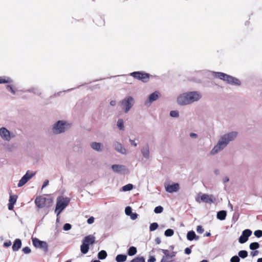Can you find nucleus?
<instances>
[{
    "label": "nucleus",
    "mask_w": 262,
    "mask_h": 262,
    "mask_svg": "<svg viewBox=\"0 0 262 262\" xmlns=\"http://www.w3.org/2000/svg\"><path fill=\"white\" fill-rule=\"evenodd\" d=\"M237 135V132L232 131L221 136L217 144L211 150L210 155H215L224 149L230 142L234 141L236 138Z\"/></svg>",
    "instance_id": "obj_1"
},
{
    "label": "nucleus",
    "mask_w": 262,
    "mask_h": 262,
    "mask_svg": "<svg viewBox=\"0 0 262 262\" xmlns=\"http://www.w3.org/2000/svg\"><path fill=\"white\" fill-rule=\"evenodd\" d=\"M201 98V94L198 91L185 92L178 96L177 102L179 105L185 106L198 101Z\"/></svg>",
    "instance_id": "obj_2"
},
{
    "label": "nucleus",
    "mask_w": 262,
    "mask_h": 262,
    "mask_svg": "<svg viewBox=\"0 0 262 262\" xmlns=\"http://www.w3.org/2000/svg\"><path fill=\"white\" fill-rule=\"evenodd\" d=\"M211 74L214 77L223 80L231 85L239 86L241 84L238 79L225 73L220 72H211Z\"/></svg>",
    "instance_id": "obj_3"
},
{
    "label": "nucleus",
    "mask_w": 262,
    "mask_h": 262,
    "mask_svg": "<svg viewBox=\"0 0 262 262\" xmlns=\"http://www.w3.org/2000/svg\"><path fill=\"white\" fill-rule=\"evenodd\" d=\"M211 74L214 77L223 80L231 85L239 86L241 84L238 79L225 73L220 72H211Z\"/></svg>",
    "instance_id": "obj_4"
},
{
    "label": "nucleus",
    "mask_w": 262,
    "mask_h": 262,
    "mask_svg": "<svg viewBox=\"0 0 262 262\" xmlns=\"http://www.w3.org/2000/svg\"><path fill=\"white\" fill-rule=\"evenodd\" d=\"M135 103V99L131 96H128L119 101V105L124 113H127Z\"/></svg>",
    "instance_id": "obj_5"
},
{
    "label": "nucleus",
    "mask_w": 262,
    "mask_h": 262,
    "mask_svg": "<svg viewBox=\"0 0 262 262\" xmlns=\"http://www.w3.org/2000/svg\"><path fill=\"white\" fill-rule=\"evenodd\" d=\"M69 126L66 121L59 120L53 125L52 129L55 135H58L64 133Z\"/></svg>",
    "instance_id": "obj_6"
},
{
    "label": "nucleus",
    "mask_w": 262,
    "mask_h": 262,
    "mask_svg": "<svg viewBox=\"0 0 262 262\" xmlns=\"http://www.w3.org/2000/svg\"><path fill=\"white\" fill-rule=\"evenodd\" d=\"M70 199L68 197L59 196L57 199L55 212L58 216L62 211L68 205Z\"/></svg>",
    "instance_id": "obj_7"
},
{
    "label": "nucleus",
    "mask_w": 262,
    "mask_h": 262,
    "mask_svg": "<svg viewBox=\"0 0 262 262\" xmlns=\"http://www.w3.org/2000/svg\"><path fill=\"white\" fill-rule=\"evenodd\" d=\"M134 78L146 83L148 81L150 75L143 71L133 72L129 74Z\"/></svg>",
    "instance_id": "obj_8"
},
{
    "label": "nucleus",
    "mask_w": 262,
    "mask_h": 262,
    "mask_svg": "<svg viewBox=\"0 0 262 262\" xmlns=\"http://www.w3.org/2000/svg\"><path fill=\"white\" fill-rule=\"evenodd\" d=\"M35 174V172L28 170L25 174L19 181L17 187H21L24 186L27 182L31 179Z\"/></svg>",
    "instance_id": "obj_9"
},
{
    "label": "nucleus",
    "mask_w": 262,
    "mask_h": 262,
    "mask_svg": "<svg viewBox=\"0 0 262 262\" xmlns=\"http://www.w3.org/2000/svg\"><path fill=\"white\" fill-rule=\"evenodd\" d=\"M34 246L37 248L42 249L45 252L48 251V245L46 242L41 241L37 238H32Z\"/></svg>",
    "instance_id": "obj_10"
},
{
    "label": "nucleus",
    "mask_w": 262,
    "mask_h": 262,
    "mask_svg": "<svg viewBox=\"0 0 262 262\" xmlns=\"http://www.w3.org/2000/svg\"><path fill=\"white\" fill-rule=\"evenodd\" d=\"M0 137L3 140L9 142L13 136L5 127H2L0 128Z\"/></svg>",
    "instance_id": "obj_11"
},
{
    "label": "nucleus",
    "mask_w": 262,
    "mask_h": 262,
    "mask_svg": "<svg viewBox=\"0 0 262 262\" xmlns=\"http://www.w3.org/2000/svg\"><path fill=\"white\" fill-rule=\"evenodd\" d=\"M161 94L159 91H155L151 93L148 99L145 101V105L149 106L153 102L157 100L160 96Z\"/></svg>",
    "instance_id": "obj_12"
},
{
    "label": "nucleus",
    "mask_w": 262,
    "mask_h": 262,
    "mask_svg": "<svg viewBox=\"0 0 262 262\" xmlns=\"http://www.w3.org/2000/svg\"><path fill=\"white\" fill-rule=\"evenodd\" d=\"M252 233V231L250 229L244 230L238 238L239 243L241 244L245 243L248 241V237L251 235Z\"/></svg>",
    "instance_id": "obj_13"
},
{
    "label": "nucleus",
    "mask_w": 262,
    "mask_h": 262,
    "mask_svg": "<svg viewBox=\"0 0 262 262\" xmlns=\"http://www.w3.org/2000/svg\"><path fill=\"white\" fill-rule=\"evenodd\" d=\"M112 169L114 172L120 174H124L128 171L125 166L119 164H114L112 165Z\"/></svg>",
    "instance_id": "obj_14"
},
{
    "label": "nucleus",
    "mask_w": 262,
    "mask_h": 262,
    "mask_svg": "<svg viewBox=\"0 0 262 262\" xmlns=\"http://www.w3.org/2000/svg\"><path fill=\"white\" fill-rule=\"evenodd\" d=\"M201 200L205 203L211 204L216 201V198L212 194H203L200 198Z\"/></svg>",
    "instance_id": "obj_15"
},
{
    "label": "nucleus",
    "mask_w": 262,
    "mask_h": 262,
    "mask_svg": "<svg viewBox=\"0 0 262 262\" xmlns=\"http://www.w3.org/2000/svg\"><path fill=\"white\" fill-rule=\"evenodd\" d=\"M165 187L166 191L170 193L176 192L180 189V185L178 183L167 185Z\"/></svg>",
    "instance_id": "obj_16"
},
{
    "label": "nucleus",
    "mask_w": 262,
    "mask_h": 262,
    "mask_svg": "<svg viewBox=\"0 0 262 262\" xmlns=\"http://www.w3.org/2000/svg\"><path fill=\"white\" fill-rule=\"evenodd\" d=\"M115 149L118 152L126 155L127 154L126 149L123 146L122 144L119 142L116 141L114 143Z\"/></svg>",
    "instance_id": "obj_17"
},
{
    "label": "nucleus",
    "mask_w": 262,
    "mask_h": 262,
    "mask_svg": "<svg viewBox=\"0 0 262 262\" xmlns=\"http://www.w3.org/2000/svg\"><path fill=\"white\" fill-rule=\"evenodd\" d=\"M47 199L42 196H37L35 200V203L39 208H42L45 207Z\"/></svg>",
    "instance_id": "obj_18"
},
{
    "label": "nucleus",
    "mask_w": 262,
    "mask_h": 262,
    "mask_svg": "<svg viewBox=\"0 0 262 262\" xmlns=\"http://www.w3.org/2000/svg\"><path fill=\"white\" fill-rule=\"evenodd\" d=\"M88 246L93 245L95 243V237L93 235H89L84 237L82 241Z\"/></svg>",
    "instance_id": "obj_19"
},
{
    "label": "nucleus",
    "mask_w": 262,
    "mask_h": 262,
    "mask_svg": "<svg viewBox=\"0 0 262 262\" xmlns=\"http://www.w3.org/2000/svg\"><path fill=\"white\" fill-rule=\"evenodd\" d=\"M17 196L16 195H11L9 200V203L8 205V209L12 210L13 209L14 205L16 203Z\"/></svg>",
    "instance_id": "obj_20"
},
{
    "label": "nucleus",
    "mask_w": 262,
    "mask_h": 262,
    "mask_svg": "<svg viewBox=\"0 0 262 262\" xmlns=\"http://www.w3.org/2000/svg\"><path fill=\"white\" fill-rule=\"evenodd\" d=\"M141 152L144 158L148 159L150 157L149 148L148 145L147 144L143 146L141 149Z\"/></svg>",
    "instance_id": "obj_21"
},
{
    "label": "nucleus",
    "mask_w": 262,
    "mask_h": 262,
    "mask_svg": "<svg viewBox=\"0 0 262 262\" xmlns=\"http://www.w3.org/2000/svg\"><path fill=\"white\" fill-rule=\"evenodd\" d=\"M91 147L94 150L100 152L102 151V144L101 143L93 142L90 144Z\"/></svg>",
    "instance_id": "obj_22"
},
{
    "label": "nucleus",
    "mask_w": 262,
    "mask_h": 262,
    "mask_svg": "<svg viewBox=\"0 0 262 262\" xmlns=\"http://www.w3.org/2000/svg\"><path fill=\"white\" fill-rule=\"evenodd\" d=\"M21 247V241L20 239H16L13 244L12 249L14 251H17Z\"/></svg>",
    "instance_id": "obj_23"
},
{
    "label": "nucleus",
    "mask_w": 262,
    "mask_h": 262,
    "mask_svg": "<svg viewBox=\"0 0 262 262\" xmlns=\"http://www.w3.org/2000/svg\"><path fill=\"white\" fill-rule=\"evenodd\" d=\"M227 216V212L225 210H221L217 212L216 217L218 220L223 221Z\"/></svg>",
    "instance_id": "obj_24"
},
{
    "label": "nucleus",
    "mask_w": 262,
    "mask_h": 262,
    "mask_svg": "<svg viewBox=\"0 0 262 262\" xmlns=\"http://www.w3.org/2000/svg\"><path fill=\"white\" fill-rule=\"evenodd\" d=\"M26 92H29V93H33L35 95H37L38 96H39L41 95V92L40 91V89L38 87H32L31 88L27 90H26Z\"/></svg>",
    "instance_id": "obj_25"
},
{
    "label": "nucleus",
    "mask_w": 262,
    "mask_h": 262,
    "mask_svg": "<svg viewBox=\"0 0 262 262\" xmlns=\"http://www.w3.org/2000/svg\"><path fill=\"white\" fill-rule=\"evenodd\" d=\"M89 249V246L82 242V244L80 246V251L81 253L84 254H86L88 252Z\"/></svg>",
    "instance_id": "obj_26"
},
{
    "label": "nucleus",
    "mask_w": 262,
    "mask_h": 262,
    "mask_svg": "<svg viewBox=\"0 0 262 262\" xmlns=\"http://www.w3.org/2000/svg\"><path fill=\"white\" fill-rule=\"evenodd\" d=\"M13 80L9 77H0V83H12Z\"/></svg>",
    "instance_id": "obj_27"
},
{
    "label": "nucleus",
    "mask_w": 262,
    "mask_h": 262,
    "mask_svg": "<svg viewBox=\"0 0 262 262\" xmlns=\"http://www.w3.org/2000/svg\"><path fill=\"white\" fill-rule=\"evenodd\" d=\"M127 258V256L125 254H118L116 257L117 262H124Z\"/></svg>",
    "instance_id": "obj_28"
},
{
    "label": "nucleus",
    "mask_w": 262,
    "mask_h": 262,
    "mask_svg": "<svg viewBox=\"0 0 262 262\" xmlns=\"http://www.w3.org/2000/svg\"><path fill=\"white\" fill-rule=\"evenodd\" d=\"M117 126L120 130H124V121L122 119L119 118L117 122Z\"/></svg>",
    "instance_id": "obj_29"
},
{
    "label": "nucleus",
    "mask_w": 262,
    "mask_h": 262,
    "mask_svg": "<svg viewBox=\"0 0 262 262\" xmlns=\"http://www.w3.org/2000/svg\"><path fill=\"white\" fill-rule=\"evenodd\" d=\"M195 233L193 230L188 231L187 233V239L189 241H192L194 240L195 237Z\"/></svg>",
    "instance_id": "obj_30"
},
{
    "label": "nucleus",
    "mask_w": 262,
    "mask_h": 262,
    "mask_svg": "<svg viewBox=\"0 0 262 262\" xmlns=\"http://www.w3.org/2000/svg\"><path fill=\"white\" fill-rule=\"evenodd\" d=\"M107 253L105 250H101L98 253V258L99 259H104L107 257Z\"/></svg>",
    "instance_id": "obj_31"
},
{
    "label": "nucleus",
    "mask_w": 262,
    "mask_h": 262,
    "mask_svg": "<svg viewBox=\"0 0 262 262\" xmlns=\"http://www.w3.org/2000/svg\"><path fill=\"white\" fill-rule=\"evenodd\" d=\"M137 253V249L135 247L132 246L127 250V254L129 256H133Z\"/></svg>",
    "instance_id": "obj_32"
},
{
    "label": "nucleus",
    "mask_w": 262,
    "mask_h": 262,
    "mask_svg": "<svg viewBox=\"0 0 262 262\" xmlns=\"http://www.w3.org/2000/svg\"><path fill=\"white\" fill-rule=\"evenodd\" d=\"M238 257L242 258H245L248 256V252L246 250H241L238 253Z\"/></svg>",
    "instance_id": "obj_33"
},
{
    "label": "nucleus",
    "mask_w": 262,
    "mask_h": 262,
    "mask_svg": "<svg viewBox=\"0 0 262 262\" xmlns=\"http://www.w3.org/2000/svg\"><path fill=\"white\" fill-rule=\"evenodd\" d=\"M259 247V244L257 242H253L250 244L249 248L252 250H255Z\"/></svg>",
    "instance_id": "obj_34"
},
{
    "label": "nucleus",
    "mask_w": 262,
    "mask_h": 262,
    "mask_svg": "<svg viewBox=\"0 0 262 262\" xmlns=\"http://www.w3.org/2000/svg\"><path fill=\"white\" fill-rule=\"evenodd\" d=\"M133 188V185L132 184H128L123 186L122 187V190L123 191H127L131 190Z\"/></svg>",
    "instance_id": "obj_35"
},
{
    "label": "nucleus",
    "mask_w": 262,
    "mask_h": 262,
    "mask_svg": "<svg viewBox=\"0 0 262 262\" xmlns=\"http://www.w3.org/2000/svg\"><path fill=\"white\" fill-rule=\"evenodd\" d=\"M174 231L172 229H168L165 231L164 235L166 236H171L173 235Z\"/></svg>",
    "instance_id": "obj_36"
},
{
    "label": "nucleus",
    "mask_w": 262,
    "mask_h": 262,
    "mask_svg": "<svg viewBox=\"0 0 262 262\" xmlns=\"http://www.w3.org/2000/svg\"><path fill=\"white\" fill-rule=\"evenodd\" d=\"M171 117L178 118L179 117V112L178 111H171L169 113Z\"/></svg>",
    "instance_id": "obj_37"
},
{
    "label": "nucleus",
    "mask_w": 262,
    "mask_h": 262,
    "mask_svg": "<svg viewBox=\"0 0 262 262\" xmlns=\"http://www.w3.org/2000/svg\"><path fill=\"white\" fill-rule=\"evenodd\" d=\"M130 262H145V258L141 257H137L130 261Z\"/></svg>",
    "instance_id": "obj_38"
},
{
    "label": "nucleus",
    "mask_w": 262,
    "mask_h": 262,
    "mask_svg": "<svg viewBox=\"0 0 262 262\" xmlns=\"http://www.w3.org/2000/svg\"><path fill=\"white\" fill-rule=\"evenodd\" d=\"M158 227V224L157 223H152L150 225L149 230L150 231H154L156 230Z\"/></svg>",
    "instance_id": "obj_39"
},
{
    "label": "nucleus",
    "mask_w": 262,
    "mask_h": 262,
    "mask_svg": "<svg viewBox=\"0 0 262 262\" xmlns=\"http://www.w3.org/2000/svg\"><path fill=\"white\" fill-rule=\"evenodd\" d=\"M163 210V208L161 206H157L154 209V212L156 213H161Z\"/></svg>",
    "instance_id": "obj_40"
},
{
    "label": "nucleus",
    "mask_w": 262,
    "mask_h": 262,
    "mask_svg": "<svg viewBox=\"0 0 262 262\" xmlns=\"http://www.w3.org/2000/svg\"><path fill=\"white\" fill-rule=\"evenodd\" d=\"M125 213L126 215L129 216L132 213V209L130 206H127L125 209Z\"/></svg>",
    "instance_id": "obj_41"
},
{
    "label": "nucleus",
    "mask_w": 262,
    "mask_h": 262,
    "mask_svg": "<svg viewBox=\"0 0 262 262\" xmlns=\"http://www.w3.org/2000/svg\"><path fill=\"white\" fill-rule=\"evenodd\" d=\"M254 234L257 237H260L262 236V230H257L254 231Z\"/></svg>",
    "instance_id": "obj_42"
},
{
    "label": "nucleus",
    "mask_w": 262,
    "mask_h": 262,
    "mask_svg": "<svg viewBox=\"0 0 262 262\" xmlns=\"http://www.w3.org/2000/svg\"><path fill=\"white\" fill-rule=\"evenodd\" d=\"M239 261H240V258L237 255L232 256L230 259L231 262H239Z\"/></svg>",
    "instance_id": "obj_43"
},
{
    "label": "nucleus",
    "mask_w": 262,
    "mask_h": 262,
    "mask_svg": "<svg viewBox=\"0 0 262 262\" xmlns=\"http://www.w3.org/2000/svg\"><path fill=\"white\" fill-rule=\"evenodd\" d=\"M72 228V226L70 224L66 223L63 225V229L64 231H68L70 230Z\"/></svg>",
    "instance_id": "obj_44"
},
{
    "label": "nucleus",
    "mask_w": 262,
    "mask_h": 262,
    "mask_svg": "<svg viewBox=\"0 0 262 262\" xmlns=\"http://www.w3.org/2000/svg\"><path fill=\"white\" fill-rule=\"evenodd\" d=\"M22 251L25 254H29L31 251V249L28 247H24Z\"/></svg>",
    "instance_id": "obj_45"
},
{
    "label": "nucleus",
    "mask_w": 262,
    "mask_h": 262,
    "mask_svg": "<svg viewBox=\"0 0 262 262\" xmlns=\"http://www.w3.org/2000/svg\"><path fill=\"white\" fill-rule=\"evenodd\" d=\"M6 89L10 91L13 94H15V91L14 90V89L12 88V86L10 85H6Z\"/></svg>",
    "instance_id": "obj_46"
},
{
    "label": "nucleus",
    "mask_w": 262,
    "mask_h": 262,
    "mask_svg": "<svg viewBox=\"0 0 262 262\" xmlns=\"http://www.w3.org/2000/svg\"><path fill=\"white\" fill-rule=\"evenodd\" d=\"M204 230L202 226H198L196 227V231L199 233H202L204 232Z\"/></svg>",
    "instance_id": "obj_47"
},
{
    "label": "nucleus",
    "mask_w": 262,
    "mask_h": 262,
    "mask_svg": "<svg viewBox=\"0 0 262 262\" xmlns=\"http://www.w3.org/2000/svg\"><path fill=\"white\" fill-rule=\"evenodd\" d=\"M130 219L133 220H136L138 217V214L136 213H133L130 214Z\"/></svg>",
    "instance_id": "obj_48"
},
{
    "label": "nucleus",
    "mask_w": 262,
    "mask_h": 262,
    "mask_svg": "<svg viewBox=\"0 0 262 262\" xmlns=\"http://www.w3.org/2000/svg\"><path fill=\"white\" fill-rule=\"evenodd\" d=\"M94 217L93 216H91L87 220V223L89 224H92L94 223Z\"/></svg>",
    "instance_id": "obj_49"
},
{
    "label": "nucleus",
    "mask_w": 262,
    "mask_h": 262,
    "mask_svg": "<svg viewBox=\"0 0 262 262\" xmlns=\"http://www.w3.org/2000/svg\"><path fill=\"white\" fill-rule=\"evenodd\" d=\"M162 251L166 257H169V252L168 250L162 249Z\"/></svg>",
    "instance_id": "obj_50"
},
{
    "label": "nucleus",
    "mask_w": 262,
    "mask_h": 262,
    "mask_svg": "<svg viewBox=\"0 0 262 262\" xmlns=\"http://www.w3.org/2000/svg\"><path fill=\"white\" fill-rule=\"evenodd\" d=\"M12 243L10 241H9L8 242H4V247H9L11 245Z\"/></svg>",
    "instance_id": "obj_51"
},
{
    "label": "nucleus",
    "mask_w": 262,
    "mask_h": 262,
    "mask_svg": "<svg viewBox=\"0 0 262 262\" xmlns=\"http://www.w3.org/2000/svg\"><path fill=\"white\" fill-rule=\"evenodd\" d=\"M184 252H185V253L186 254H188H188H190L191 253V250L190 249V248L187 247V248L185 249Z\"/></svg>",
    "instance_id": "obj_52"
},
{
    "label": "nucleus",
    "mask_w": 262,
    "mask_h": 262,
    "mask_svg": "<svg viewBox=\"0 0 262 262\" xmlns=\"http://www.w3.org/2000/svg\"><path fill=\"white\" fill-rule=\"evenodd\" d=\"M258 254V251H257V250L254 251H252V252H251V253H250V255H251L252 257H254V256H256Z\"/></svg>",
    "instance_id": "obj_53"
},
{
    "label": "nucleus",
    "mask_w": 262,
    "mask_h": 262,
    "mask_svg": "<svg viewBox=\"0 0 262 262\" xmlns=\"http://www.w3.org/2000/svg\"><path fill=\"white\" fill-rule=\"evenodd\" d=\"M49 180H46L44 182H43V184L42 186V189L44 188L45 187H46L48 184H49Z\"/></svg>",
    "instance_id": "obj_54"
},
{
    "label": "nucleus",
    "mask_w": 262,
    "mask_h": 262,
    "mask_svg": "<svg viewBox=\"0 0 262 262\" xmlns=\"http://www.w3.org/2000/svg\"><path fill=\"white\" fill-rule=\"evenodd\" d=\"M129 143H130V144L133 146H137V143L135 142V141L133 140H132V139H129Z\"/></svg>",
    "instance_id": "obj_55"
},
{
    "label": "nucleus",
    "mask_w": 262,
    "mask_h": 262,
    "mask_svg": "<svg viewBox=\"0 0 262 262\" xmlns=\"http://www.w3.org/2000/svg\"><path fill=\"white\" fill-rule=\"evenodd\" d=\"M156 261V258L154 256H150L149 258L148 259V262H155Z\"/></svg>",
    "instance_id": "obj_56"
},
{
    "label": "nucleus",
    "mask_w": 262,
    "mask_h": 262,
    "mask_svg": "<svg viewBox=\"0 0 262 262\" xmlns=\"http://www.w3.org/2000/svg\"><path fill=\"white\" fill-rule=\"evenodd\" d=\"M190 137L192 138H196L198 137V135L195 133H191L190 134Z\"/></svg>",
    "instance_id": "obj_57"
},
{
    "label": "nucleus",
    "mask_w": 262,
    "mask_h": 262,
    "mask_svg": "<svg viewBox=\"0 0 262 262\" xmlns=\"http://www.w3.org/2000/svg\"><path fill=\"white\" fill-rule=\"evenodd\" d=\"M229 181V179L228 177H224L223 178V182L224 184L226 182H228Z\"/></svg>",
    "instance_id": "obj_58"
},
{
    "label": "nucleus",
    "mask_w": 262,
    "mask_h": 262,
    "mask_svg": "<svg viewBox=\"0 0 262 262\" xmlns=\"http://www.w3.org/2000/svg\"><path fill=\"white\" fill-rule=\"evenodd\" d=\"M110 104L112 106H115L116 104V101L115 100H111Z\"/></svg>",
    "instance_id": "obj_59"
},
{
    "label": "nucleus",
    "mask_w": 262,
    "mask_h": 262,
    "mask_svg": "<svg viewBox=\"0 0 262 262\" xmlns=\"http://www.w3.org/2000/svg\"><path fill=\"white\" fill-rule=\"evenodd\" d=\"M176 254V252H172L171 253H169V257L172 258L173 257L175 256Z\"/></svg>",
    "instance_id": "obj_60"
},
{
    "label": "nucleus",
    "mask_w": 262,
    "mask_h": 262,
    "mask_svg": "<svg viewBox=\"0 0 262 262\" xmlns=\"http://www.w3.org/2000/svg\"><path fill=\"white\" fill-rule=\"evenodd\" d=\"M155 241L157 244H159L161 243V240L159 237L156 238Z\"/></svg>",
    "instance_id": "obj_61"
},
{
    "label": "nucleus",
    "mask_w": 262,
    "mask_h": 262,
    "mask_svg": "<svg viewBox=\"0 0 262 262\" xmlns=\"http://www.w3.org/2000/svg\"><path fill=\"white\" fill-rule=\"evenodd\" d=\"M228 206L230 208L231 210L232 211L233 210V206L230 203V201H229V202H228Z\"/></svg>",
    "instance_id": "obj_62"
},
{
    "label": "nucleus",
    "mask_w": 262,
    "mask_h": 262,
    "mask_svg": "<svg viewBox=\"0 0 262 262\" xmlns=\"http://www.w3.org/2000/svg\"><path fill=\"white\" fill-rule=\"evenodd\" d=\"M211 235V233L210 232H206L205 234H204V236H210Z\"/></svg>",
    "instance_id": "obj_63"
},
{
    "label": "nucleus",
    "mask_w": 262,
    "mask_h": 262,
    "mask_svg": "<svg viewBox=\"0 0 262 262\" xmlns=\"http://www.w3.org/2000/svg\"><path fill=\"white\" fill-rule=\"evenodd\" d=\"M161 262H167V259L164 257H163L161 259Z\"/></svg>",
    "instance_id": "obj_64"
}]
</instances>
